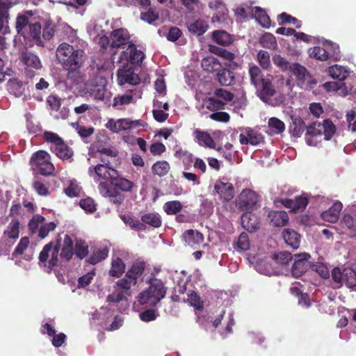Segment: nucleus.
Returning a JSON list of instances; mask_svg holds the SVG:
<instances>
[{"label": "nucleus", "instance_id": "f257e3e1", "mask_svg": "<svg viewBox=\"0 0 356 356\" xmlns=\"http://www.w3.org/2000/svg\"><path fill=\"white\" fill-rule=\"evenodd\" d=\"M83 50L63 42L56 50V58L63 69L67 71L68 79H73L77 76L79 70L84 61Z\"/></svg>", "mask_w": 356, "mask_h": 356}, {"label": "nucleus", "instance_id": "f03ea898", "mask_svg": "<svg viewBox=\"0 0 356 356\" xmlns=\"http://www.w3.org/2000/svg\"><path fill=\"white\" fill-rule=\"evenodd\" d=\"M148 282L149 287L138 294L137 300L140 305L154 307L165 296L167 288L160 279L152 277Z\"/></svg>", "mask_w": 356, "mask_h": 356}, {"label": "nucleus", "instance_id": "7ed1b4c3", "mask_svg": "<svg viewBox=\"0 0 356 356\" xmlns=\"http://www.w3.org/2000/svg\"><path fill=\"white\" fill-rule=\"evenodd\" d=\"M50 151L63 161L70 160L74 155L72 149L56 133L45 131L42 134Z\"/></svg>", "mask_w": 356, "mask_h": 356}, {"label": "nucleus", "instance_id": "20e7f679", "mask_svg": "<svg viewBox=\"0 0 356 356\" xmlns=\"http://www.w3.org/2000/svg\"><path fill=\"white\" fill-rule=\"evenodd\" d=\"M29 165L33 173L44 177L55 175V167L51 161V155L44 150L34 152L29 161Z\"/></svg>", "mask_w": 356, "mask_h": 356}, {"label": "nucleus", "instance_id": "39448f33", "mask_svg": "<svg viewBox=\"0 0 356 356\" xmlns=\"http://www.w3.org/2000/svg\"><path fill=\"white\" fill-rule=\"evenodd\" d=\"M336 131V127L330 119H325L323 123L315 122L307 127L306 140L310 145H316V142L313 141L312 138L317 136H324L326 140H329L333 136Z\"/></svg>", "mask_w": 356, "mask_h": 356}, {"label": "nucleus", "instance_id": "423d86ee", "mask_svg": "<svg viewBox=\"0 0 356 356\" xmlns=\"http://www.w3.org/2000/svg\"><path fill=\"white\" fill-rule=\"evenodd\" d=\"M51 241L46 244L39 254V264L51 271L59 264V244Z\"/></svg>", "mask_w": 356, "mask_h": 356}, {"label": "nucleus", "instance_id": "0eeeda50", "mask_svg": "<svg viewBox=\"0 0 356 356\" xmlns=\"http://www.w3.org/2000/svg\"><path fill=\"white\" fill-rule=\"evenodd\" d=\"M110 39L111 40L110 44V54L115 56L117 53L116 49L119 48L124 49L127 45L129 46L130 35L126 29L120 28L113 30L110 33Z\"/></svg>", "mask_w": 356, "mask_h": 356}, {"label": "nucleus", "instance_id": "6e6552de", "mask_svg": "<svg viewBox=\"0 0 356 356\" xmlns=\"http://www.w3.org/2000/svg\"><path fill=\"white\" fill-rule=\"evenodd\" d=\"M296 78V82L301 88H312L316 81L312 79L307 69L298 63H291L290 71Z\"/></svg>", "mask_w": 356, "mask_h": 356}, {"label": "nucleus", "instance_id": "1a4fd4ad", "mask_svg": "<svg viewBox=\"0 0 356 356\" xmlns=\"http://www.w3.org/2000/svg\"><path fill=\"white\" fill-rule=\"evenodd\" d=\"M21 60L25 65L24 72L27 76L33 77L37 71L42 68V62L39 56L34 53L29 51L22 52Z\"/></svg>", "mask_w": 356, "mask_h": 356}, {"label": "nucleus", "instance_id": "9d476101", "mask_svg": "<svg viewBox=\"0 0 356 356\" xmlns=\"http://www.w3.org/2000/svg\"><path fill=\"white\" fill-rule=\"evenodd\" d=\"M258 202L257 193L250 189H244L239 195L236 206L243 211H250L254 209Z\"/></svg>", "mask_w": 356, "mask_h": 356}, {"label": "nucleus", "instance_id": "9b49d317", "mask_svg": "<svg viewBox=\"0 0 356 356\" xmlns=\"http://www.w3.org/2000/svg\"><path fill=\"white\" fill-rule=\"evenodd\" d=\"M54 241V245L59 244V251L60 253L59 257L65 261H69L74 255L73 240L68 234H64L62 238L61 234H58Z\"/></svg>", "mask_w": 356, "mask_h": 356}, {"label": "nucleus", "instance_id": "f8f14e48", "mask_svg": "<svg viewBox=\"0 0 356 356\" xmlns=\"http://www.w3.org/2000/svg\"><path fill=\"white\" fill-rule=\"evenodd\" d=\"M310 254L306 252L295 254V261L291 268V274L293 277L298 278L307 272L310 268Z\"/></svg>", "mask_w": 356, "mask_h": 356}, {"label": "nucleus", "instance_id": "ddd939ff", "mask_svg": "<svg viewBox=\"0 0 356 356\" xmlns=\"http://www.w3.org/2000/svg\"><path fill=\"white\" fill-rule=\"evenodd\" d=\"M88 172L90 176H92L93 173L95 174L96 177H98V180H107L111 184L115 178H118V171L111 166L97 165L95 167L90 166L88 169Z\"/></svg>", "mask_w": 356, "mask_h": 356}, {"label": "nucleus", "instance_id": "4468645a", "mask_svg": "<svg viewBox=\"0 0 356 356\" xmlns=\"http://www.w3.org/2000/svg\"><path fill=\"white\" fill-rule=\"evenodd\" d=\"M145 58V54L140 50L136 49L134 43H130L126 51H122L118 62H122L125 60L133 65H140Z\"/></svg>", "mask_w": 356, "mask_h": 356}, {"label": "nucleus", "instance_id": "2eb2a0df", "mask_svg": "<svg viewBox=\"0 0 356 356\" xmlns=\"http://www.w3.org/2000/svg\"><path fill=\"white\" fill-rule=\"evenodd\" d=\"M98 190L102 196L108 197L110 202L116 206H120L124 200V195L118 191L111 188L106 182H100Z\"/></svg>", "mask_w": 356, "mask_h": 356}, {"label": "nucleus", "instance_id": "dca6fc26", "mask_svg": "<svg viewBox=\"0 0 356 356\" xmlns=\"http://www.w3.org/2000/svg\"><path fill=\"white\" fill-rule=\"evenodd\" d=\"M280 202L286 208L290 209L293 212L302 211L305 209L309 203L308 197L304 195L297 196L295 199L285 198L281 200Z\"/></svg>", "mask_w": 356, "mask_h": 356}, {"label": "nucleus", "instance_id": "f3484780", "mask_svg": "<svg viewBox=\"0 0 356 356\" xmlns=\"http://www.w3.org/2000/svg\"><path fill=\"white\" fill-rule=\"evenodd\" d=\"M214 190L223 202H227L232 200L234 196L233 184L229 182L217 180L214 185Z\"/></svg>", "mask_w": 356, "mask_h": 356}, {"label": "nucleus", "instance_id": "a211bd4d", "mask_svg": "<svg viewBox=\"0 0 356 356\" xmlns=\"http://www.w3.org/2000/svg\"><path fill=\"white\" fill-rule=\"evenodd\" d=\"M117 79L120 86L126 83L136 86L140 82L138 75L130 69H119L117 72Z\"/></svg>", "mask_w": 356, "mask_h": 356}, {"label": "nucleus", "instance_id": "6ab92c4d", "mask_svg": "<svg viewBox=\"0 0 356 356\" xmlns=\"http://www.w3.org/2000/svg\"><path fill=\"white\" fill-rule=\"evenodd\" d=\"M241 224L243 227L250 232H254L259 228L258 217L250 211H245L241 216Z\"/></svg>", "mask_w": 356, "mask_h": 356}, {"label": "nucleus", "instance_id": "aec40b11", "mask_svg": "<svg viewBox=\"0 0 356 356\" xmlns=\"http://www.w3.org/2000/svg\"><path fill=\"white\" fill-rule=\"evenodd\" d=\"M255 88L257 90V95L264 102L267 101L268 97L274 96L276 93L270 78L263 83L260 87Z\"/></svg>", "mask_w": 356, "mask_h": 356}, {"label": "nucleus", "instance_id": "412c9836", "mask_svg": "<svg viewBox=\"0 0 356 356\" xmlns=\"http://www.w3.org/2000/svg\"><path fill=\"white\" fill-rule=\"evenodd\" d=\"M343 205L340 202H334L327 210L321 213L322 218L329 222H336L339 217V213L342 210Z\"/></svg>", "mask_w": 356, "mask_h": 356}, {"label": "nucleus", "instance_id": "4be33fe9", "mask_svg": "<svg viewBox=\"0 0 356 356\" xmlns=\"http://www.w3.org/2000/svg\"><path fill=\"white\" fill-rule=\"evenodd\" d=\"M131 120L127 118L119 119L117 121L111 119L106 123V128L113 133H119L122 131H126L131 129Z\"/></svg>", "mask_w": 356, "mask_h": 356}, {"label": "nucleus", "instance_id": "5701e85b", "mask_svg": "<svg viewBox=\"0 0 356 356\" xmlns=\"http://www.w3.org/2000/svg\"><path fill=\"white\" fill-rule=\"evenodd\" d=\"M216 80L221 86H230L235 83L234 73L226 68H220L216 73Z\"/></svg>", "mask_w": 356, "mask_h": 356}, {"label": "nucleus", "instance_id": "b1692460", "mask_svg": "<svg viewBox=\"0 0 356 356\" xmlns=\"http://www.w3.org/2000/svg\"><path fill=\"white\" fill-rule=\"evenodd\" d=\"M291 123L289 125V132L293 137L299 138L301 136L305 129H307L304 120L299 116L292 115Z\"/></svg>", "mask_w": 356, "mask_h": 356}, {"label": "nucleus", "instance_id": "393cba45", "mask_svg": "<svg viewBox=\"0 0 356 356\" xmlns=\"http://www.w3.org/2000/svg\"><path fill=\"white\" fill-rule=\"evenodd\" d=\"M282 236L287 245L293 250L300 247L301 236L297 232L291 229H285L282 232Z\"/></svg>", "mask_w": 356, "mask_h": 356}, {"label": "nucleus", "instance_id": "a878e982", "mask_svg": "<svg viewBox=\"0 0 356 356\" xmlns=\"http://www.w3.org/2000/svg\"><path fill=\"white\" fill-rule=\"evenodd\" d=\"M268 217L274 227H283L289 221L288 214L284 211H270Z\"/></svg>", "mask_w": 356, "mask_h": 356}, {"label": "nucleus", "instance_id": "bb28decb", "mask_svg": "<svg viewBox=\"0 0 356 356\" xmlns=\"http://www.w3.org/2000/svg\"><path fill=\"white\" fill-rule=\"evenodd\" d=\"M183 236L185 241L191 247L196 248L204 241L203 234L193 229H188L184 232Z\"/></svg>", "mask_w": 356, "mask_h": 356}, {"label": "nucleus", "instance_id": "cd10ccee", "mask_svg": "<svg viewBox=\"0 0 356 356\" xmlns=\"http://www.w3.org/2000/svg\"><path fill=\"white\" fill-rule=\"evenodd\" d=\"M88 93L90 97L96 100L104 101L105 99L110 98L111 97V93L107 90L106 83L94 86L88 91Z\"/></svg>", "mask_w": 356, "mask_h": 356}, {"label": "nucleus", "instance_id": "c85d7f7f", "mask_svg": "<svg viewBox=\"0 0 356 356\" xmlns=\"http://www.w3.org/2000/svg\"><path fill=\"white\" fill-rule=\"evenodd\" d=\"M193 136L200 145L214 148V140L207 132L196 129L193 131Z\"/></svg>", "mask_w": 356, "mask_h": 356}, {"label": "nucleus", "instance_id": "c756f323", "mask_svg": "<svg viewBox=\"0 0 356 356\" xmlns=\"http://www.w3.org/2000/svg\"><path fill=\"white\" fill-rule=\"evenodd\" d=\"M145 268L146 263L144 261H136L127 270V277L132 279L134 278L137 283L138 278L142 276Z\"/></svg>", "mask_w": 356, "mask_h": 356}, {"label": "nucleus", "instance_id": "7c9ffc66", "mask_svg": "<svg viewBox=\"0 0 356 356\" xmlns=\"http://www.w3.org/2000/svg\"><path fill=\"white\" fill-rule=\"evenodd\" d=\"M126 265L120 257L113 259L108 271L110 276L119 278L125 272Z\"/></svg>", "mask_w": 356, "mask_h": 356}, {"label": "nucleus", "instance_id": "2f4dec72", "mask_svg": "<svg viewBox=\"0 0 356 356\" xmlns=\"http://www.w3.org/2000/svg\"><path fill=\"white\" fill-rule=\"evenodd\" d=\"M111 185L115 190H120L123 192H131L134 187V182L120 176L118 173V178H115Z\"/></svg>", "mask_w": 356, "mask_h": 356}, {"label": "nucleus", "instance_id": "473e14b6", "mask_svg": "<svg viewBox=\"0 0 356 356\" xmlns=\"http://www.w3.org/2000/svg\"><path fill=\"white\" fill-rule=\"evenodd\" d=\"M201 65L202 69L208 72H218L222 67L220 62L213 56H207L203 58Z\"/></svg>", "mask_w": 356, "mask_h": 356}, {"label": "nucleus", "instance_id": "72a5a7b5", "mask_svg": "<svg viewBox=\"0 0 356 356\" xmlns=\"http://www.w3.org/2000/svg\"><path fill=\"white\" fill-rule=\"evenodd\" d=\"M268 127L269 129L268 133L271 136L281 134L285 130V124L284 122L275 117H272L268 120Z\"/></svg>", "mask_w": 356, "mask_h": 356}, {"label": "nucleus", "instance_id": "f704fd0d", "mask_svg": "<svg viewBox=\"0 0 356 356\" xmlns=\"http://www.w3.org/2000/svg\"><path fill=\"white\" fill-rule=\"evenodd\" d=\"M19 236V222L17 219H13L3 232V236L6 238L16 241Z\"/></svg>", "mask_w": 356, "mask_h": 356}, {"label": "nucleus", "instance_id": "c9c22d12", "mask_svg": "<svg viewBox=\"0 0 356 356\" xmlns=\"http://www.w3.org/2000/svg\"><path fill=\"white\" fill-rule=\"evenodd\" d=\"M327 73L332 78L341 81L345 80L349 74L344 67L339 65H334L329 67Z\"/></svg>", "mask_w": 356, "mask_h": 356}, {"label": "nucleus", "instance_id": "e433bc0d", "mask_svg": "<svg viewBox=\"0 0 356 356\" xmlns=\"http://www.w3.org/2000/svg\"><path fill=\"white\" fill-rule=\"evenodd\" d=\"M141 221L145 225H148L154 228H159L161 226L162 220L159 213H147L141 216Z\"/></svg>", "mask_w": 356, "mask_h": 356}, {"label": "nucleus", "instance_id": "4c0bfd02", "mask_svg": "<svg viewBox=\"0 0 356 356\" xmlns=\"http://www.w3.org/2000/svg\"><path fill=\"white\" fill-rule=\"evenodd\" d=\"M325 46V44L324 45ZM326 47H314L309 50V56L316 60L325 61L330 58V55Z\"/></svg>", "mask_w": 356, "mask_h": 356}, {"label": "nucleus", "instance_id": "58836bf2", "mask_svg": "<svg viewBox=\"0 0 356 356\" xmlns=\"http://www.w3.org/2000/svg\"><path fill=\"white\" fill-rule=\"evenodd\" d=\"M254 10V18L264 28H269L270 26V17L266 13V10L261 7L255 6Z\"/></svg>", "mask_w": 356, "mask_h": 356}, {"label": "nucleus", "instance_id": "ea45409f", "mask_svg": "<svg viewBox=\"0 0 356 356\" xmlns=\"http://www.w3.org/2000/svg\"><path fill=\"white\" fill-rule=\"evenodd\" d=\"M188 28L190 32L197 35H202L207 31L209 26L204 20L199 19L190 23Z\"/></svg>", "mask_w": 356, "mask_h": 356}, {"label": "nucleus", "instance_id": "a19ab883", "mask_svg": "<svg viewBox=\"0 0 356 356\" xmlns=\"http://www.w3.org/2000/svg\"><path fill=\"white\" fill-rule=\"evenodd\" d=\"M213 38L216 42L222 46H228L232 42L231 35L225 31H214Z\"/></svg>", "mask_w": 356, "mask_h": 356}, {"label": "nucleus", "instance_id": "79ce46f5", "mask_svg": "<svg viewBox=\"0 0 356 356\" xmlns=\"http://www.w3.org/2000/svg\"><path fill=\"white\" fill-rule=\"evenodd\" d=\"M32 186L37 194L40 196H48L49 195L48 186L44 183V180H42L40 177H34Z\"/></svg>", "mask_w": 356, "mask_h": 356}, {"label": "nucleus", "instance_id": "37998d69", "mask_svg": "<svg viewBox=\"0 0 356 356\" xmlns=\"http://www.w3.org/2000/svg\"><path fill=\"white\" fill-rule=\"evenodd\" d=\"M205 103L207 108L213 112L223 110L226 105L225 102L216 97H208L205 100Z\"/></svg>", "mask_w": 356, "mask_h": 356}, {"label": "nucleus", "instance_id": "c03bdc74", "mask_svg": "<svg viewBox=\"0 0 356 356\" xmlns=\"http://www.w3.org/2000/svg\"><path fill=\"white\" fill-rule=\"evenodd\" d=\"M108 255V249L107 248L97 250L88 257V262L92 265H95L104 260Z\"/></svg>", "mask_w": 356, "mask_h": 356}, {"label": "nucleus", "instance_id": "a18cd8bd", "mask_svg": "<svg viewBox=\"0 0 356 356\" xmlns=\"http://www.w3.org/2000/svg\"><path fill=\"white\" fill-rule=\"evenodd\" d=\"M170 170V165L165 161H156L152 167V173L159 177L166 175Z\"/></svg>", "mask_w": 356, "mask_h": 356}, {"label": "nucleus", "instance_id": "49530a36", "mask_svg": "<svg viewBox=\"0 0 356 356\" xmlns=\"http://www.w3.org/2000/svg\"><path fill=\"white\" fill-rule=\"evenodd\" d=\"M136 284V281H135L134 278L128 277L126 273L123 278L120 279L116 282V287L120 289L121 291H124L126 294L130 295V289Z\"/></svg>", "mask_w": 356, "mask_h": 356}, {"label": "nucleus", "instance_id": "de8ad7c7", "mask_svg": "<svg viewBox=\"0 0 356 356\" xmlns=\"http://www.w3.org/2000/svg\"><path fill=\"white\" fill-rule=\"evenodd\" d=\"M183 208V205L179 200L166 202L163 204V210L168 215H177Z\"/></svg>", "mask_w": 356, "mask_h": 356}, {"label": "nucleus", "instance_id": "09e8293b", "mask_svg": "<svg viewBox=\"0 0 356 356\" xmlns=\"http://www.w3.org/2000/svg\"><path fill=\"white\" fill-rule=\"evenodd\" d=\"M88 245L86 241L81 239L76 240L74 248V254H76V256L80 259H83L88 255Z\"/></svg>", "mask_w": 356, "mask_h": 356}, {"label": "nucleus", "instance_id": "8fccbe9b", "mask_svg": "<svg viewBox=\"0 0 356 356\" xmlns=\"http://www.w3.org/2000/svg\"><path fill=\"white\" fill-rule=\"evenodd\" d=\"M310 268L323 279L330 277V270L327 266L322 262H311Z\"/></svg>", "mask_w": 356, "mask_h": 356}, {"label": "nucleus", "instance_id": "3c124183", "mask_svg": "<svg viewBox=\"0 0 356 356\" xmlns=\"http://www.w3.org/2000/svg\"><path fill=\"white\" fill-rule=\"evenodd\" d=\"M45 218L44 216L40 214L34 215L32 218L29 220L28 227L31 234H36L40 227L44 222Z\"/></svg>", "mask_w": 356, "mask_h": 356}, {"label": "nucleus", "instance_id": "603ef678", "mask_svg": "<svg viewBox=\"0 0 356 356\" xmlns=\"http://www.w3.org/2000/svg\"><path fill=\"white\" fill-rule=\"evenodd\" d=\"M278 23L280 25L293 24L297 29H300L302 26V22L300 20L286 13H282L278 15Z\"/></svg>", "mask_w": 356, "mask_h": 356}, {"label": "nucleus", "instance_id": "864d4df0", "mask_svg": "<svg viewBox=\"0 0 356 356\" xmlns=\"http://www.w3.org/2000/svg\"><path fill=\"white\" fill-rule=\"evenodd\" d=\"M261 45L266 49H273L277 46L275 37L270 33H264L259 39Z\"/></svg>", "mask_w": 356, "mask_h": 356}, {"label": "nucleus", "instance_id": "5fc2aeb1", "mask_svg": "<svg viewBox=\"0 0 356 356\" xmlns=\"http://www.w3.org/2000/svg\"><path fill=\"white\" fill-rule=\"evenodd\" d=\"M250 83L252 86L258 83V81L264 75L261 69L256 65H250L248 70Z\"/></svg>", "mask_w": 356, "mask_h": 356}, {"label": "nucleus", "instance_id": "6e6d98bb", "mask_svg": "<svg viewBox=\"0 0 356 356\" xmlns=\"http://www.w3.org/2000/svg\"><path fill=\"white\" fill-rule=\"evenodd\" d=\"M343 283L348 288L356 286V272L351 268L344 269Z\"/></svg>", "mask_w": 356, "mask_h": 356}, {"label": "nucleus", "instance_id": "4d7b16f0", "mask_svg": "<svg viewBox=\"0 0 356 356\" xmlns=\"http://www.w3.org/2000/svg\"><path fill=\"white\" fill-rule=\"evenodd\" d=\"M273 62L282 71H290L291 68V63H290L285 58L282 57L281 55L275 54L273 56Z\"/></svg>", "mask_w": 356, "mask_h": 356}, {"label": "nucleus", "instance_id": "13d9d810", "mask_svg": "<svg viewBox=\"0 0 356 356\" xmlns=\"http://www.w3.org/2000/svg\"><path fill=\"white\" fill-rule=\"evenodd\" d=\"M56 227V224L54 222H50L47 223L43 222V224L40 227L38 232V236L40 239H44L46 238L50 232L54 231Z\"/></svg>", "mask_w": 356, "mask_h": 356}, {"label": "nucleus", "instance_id": "bf43d9fd", "mask_svg": "<svg viewBox=\"0 0 356 356\" xmlns=\"http://www.w3.org/2000/svg\"><path fill=\"white\" fill-rule=\"evenodd\" d=\"M122 219L127 225H129L132 229L136 230L143 231L146 228V226L142 222L129 216H123Z\"/></svg>", "mask_w": 356, "mask_h": 356}, {"label": "nucleus", "instance_id": "052dcab7", "mask_svg": "<svg viewBox=\"0 0 356 356\" xmlns=\"http://www.w3.org/2000/svg\"><path fill=\"white\" fill-rule=\"evenodd\" d=\"M188 301L197 310H202L204 308L203 302L200 296L193 291H190L188 293Z\"/></svg>", "mask_w": 356, "mask_h": 356}, {"label": "nucleus", "instance_id": "680f3d73", "mask_svg": "<svg viewBox=\"0 0 356 356\" xmlns=\"http://www.w3.org/2000/svg\"><path fill=\"white\" fill-rule=\"evenodd\" d=\"M246 134L249 137L248 141H250V144L252 145H259L264 140L263 136L252 129L248 128L246 129Z\"/></svg>", "mask_w": 356, "mask_h": 356}, {"label": "nucleus", "instance_id": "e2e57ef3", "mask_svg": "<svg viewBox=\"0 0 356 356\" xmlns=\"http://www.w3.org/2000/svg\"><path fill=\"white\" fill-rule=\"evenodd\" d=\"M29 34L38 44L42 43L40 39L41 25L39 22L29 24Z\"/></svg>", "mask_w": 356, "mask_h": 356}, {"label": "nucleus", "instance_id": "0e129e2a", "mask_svg": "<svg viewBox=\"0 0 356 356\" xmlns=\"http://www.w3.org/2000/svg\"><path fill=\"white\" fill-rule=\"evenodd\" d=\"M332 278L335 284L333 287L335 289L340 288L344 280V270L341 272L339 268H334L332 270Z\"/></svg>", "mask_w": 356, "mask_h": 356}, {"label": "nucleus", "instance_id": "69168bd1", "mask_svg": "<svg viewBox=\"0 0 356 356\" xmlns=\"http://www.w3.org/2000/svg\"><path fill=\"white\" fill-rule=\"evenodd\" d=\"M140 18L142 20L149 24H152L154 22L159 19V13L149 8L146 12H142L140 13Z\"/></svg>", "mask_w": 356, "mask_h": 356}, {"label": "nucleus", "instance_id": "338daca9", "mask_svg": "<svg viewBox=\"0 0 356 356\" xmlns=\"http://www.w3.org/2000/svg\"><path fill=\"white\" fill-rule=\"evenodd\" d=\"M257 60L260 66L267 70L270 66V54L268 51L260 50L257 54Z\"/></svg>", "mask_w": 356, "mask_h": 356}, {"label": "nucleus", "instance_id": "774afa93", "mask_svg": "<svg viewBox=\"0 0 356 356\" xmlns=\"http://www.w3.org/2000/svg\"><path fill=\"white\" fill-rule=\"evenodd\" d=\"M56 24L51 22L47 21L43 28L42 37L45 40H50L54 35L56 31Z\"/></svg>", "mask_w": 356, "mask_h": 356}]
</instances>
